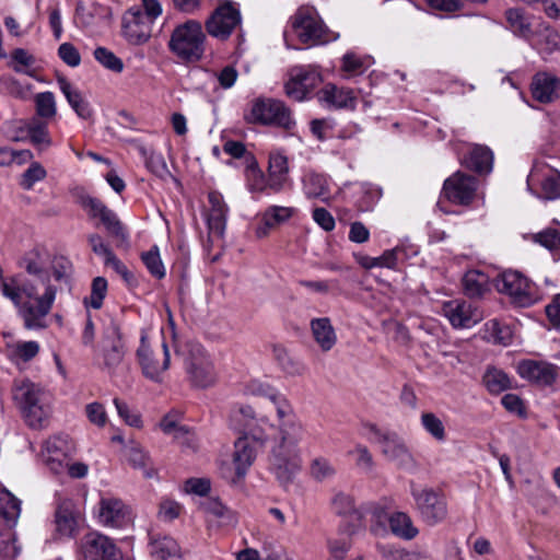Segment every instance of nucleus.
Segmentation results:
<instances>
[{
  "mask_svg": "<svg viewBox=\"0 0 560 560\" xmlns=\"http://www.w3.org/2000/svg\"><path fill=\"white\" fill-rule=\"evenodd\" d=\"M20 267L34 280L25 281L21 287L2 283V294L18 307L27 329L44 328V319L50 313L57 294L56 287L50 283V275L57 282L67 281L72 264L65 256H51L45 247L36 246L23 255Z\"/></svg>",
  "mask_w": 560,
  "mask_h": 560,
  "instance_id": "nucleus-1",
  "label": "nucleus"
},
{
  "mask_svg": "<svg viewBox=\"0 0 560 560\" xmlns=\"http://www.w3.org/2000/svg\"><path fill=\"white\" fill-rule=\"evenodd\" d=\"M277 417L280 442L272 448L271 466L277 478L282 483H288L301 468V458L296 447L304 436V428L290 402L289 411L285 410V415L277 411Z\"/></svg>",
  "mask_w": 560,
  "mask_h": 560,
  "instance_id": "nucleus-2",
  "label": "nucleus"
},
{
  "mask_svg": "<svg viewBox=\"0 0 560 560\" xmlns=\"http://www.w3.org/2000/svg\"><path fill=\"white\" fill-rule=\"evenodd\" d=\"M13 399L31 428H40L50 415V396L30 380L14 382Z\"/></svg>",
  "mask_w": 560,
  "mask_h": 560,
  "instance_id": "nucleus-3",
  "label": "nucleus"
},
{
  "mask_svg": "<svg viewBox=\"0 0 560 560\" xmlns=\"http://www.w3.org/2000/svg\"><path fill=\"white\" fill-rule=\"evenodd\" d=\"M73 196L88 217L91 220H98L108 235L115 240L116 247L124 249L130 247L129 232L114 210L101 199L89 195L83 188H75Z\"/></svg>",
  "mask_w": 560,
  "mask_h": 560,
  "instance_id": "nucleus-4",
  "label": "nucleus"
},
{
  "mask_svg": "<svg viewBox=\"0 0 560 560\" xmlns=\"http://www.w3.org/2000/svg\"><path fill=\"white\" fill-rule=\"evenodd\" d=\"M206 39L201 23L188 20L173 30L167 47L182 61L197 62L205 55Z\"/></svg>",
  "mask_w": 560,
  "mask_h": 560,
  "instance_id": "nucleus-5",
  "label": "nucleus"
},
{
  "mask_svg": "<svg viewBox=\"0 0 560 560\" xmlns=\"http://www.w3.org/2000/svg\"><path fill=\"white\" fill-rule=\"evenodd\" d=\"M245 119L252 124L275 126L284 130H292L295 120L290 108L282 102L273 98H257L252 105Z\"/></svg>",
  "mask_w": 560,
  "mask_h": 560,
  "instance_id": "nucleus-6",
  "label": "nucleus"
},
{
  "mask_svg": "<svg viewBox=\"0 0 560 560\" xmlns=\"http://www.w3.org/2000/svg\"><path fill=\"white\" fill-rule=\"evenodd\" d=\"M230 421L235 430L244 431L260 444L275 436V427L266 417L257 418L250 406L237 405L233 407Z\"/></svg>",
  "mask_w": 560,
  "mask_h": 560,
  "instance_id": "nucleus-7",
  "label": "nucleus"
},
{
  "mask_svg": "<svg viewBox=\"0 0 560 560\" xmlns=\"http://www.w3.org/2000/svg\"><path fill=\"white\" fill-rule=\"evenodd\" d=\"M495 287L499 292L509 295L511 302L520 307L530 306L537 300L535 284L518 271L502 272L497 279Z\"/></svg>",
  "mask_w": 560,
  "mask_h": 560,
  "instance_id": "nucleus-8",
  "label": "nucleus"
},
{
  "mask_svg": "<svg viewBox=\"0 0 560 560\" xmlns=\"http://www.w3.org/2000/svg\"><path fill=\"white\" fill-rule=\"evenodd\" d=\"M293 28L303 44L320 45L332 38L316 11L311 8H301L296 11Z\"/></svg>",
  "mask_w": 560,
  "mask_h": 560,
  "instance_id": "nucleus-9",
  "label": "nucleus"
},
{
  "mask_svg": "<svg viewBox=\"0 0 560 560\" xmlns=\"http://www.w3.org/2000/svg\"><path fill=\"white\" fill-rule=\"evenodd\" d=\"M416 510L429 526L442 523L447 516V502L443 494L430 488L412 489Z\"/></svg>",
  "mask_w": 560,
  "mask_h": 560,
  "instance_id": "nucleus-10",
  "label": "nucleus"
},
{
  "mask_svg": "<svg viewBox=\"0 0 560 560\" xmlns=\"http://www.w3.org/2000/svg\"><path fill=\"white\" fill-rule=\"evenodd\" d=\"M127 351V343L120 325L116 320H110L103 331V369L109 373H115L122 364Z\"/></svg>",
  "mask_w": 560,
  "mask_h": 560,
  "instance_id": "nucleus-11",
  "label": "nucleus"
},
{
  "mask_svg": "<svg viewBox=\"0 0 560 560\" xmlns=\"http://www.w3.org/2000/svg\"><path fill=\"white\" fill-rule=\"evenodd\" d=\"M242 16L232 2L220 4L207 19L205 26L207 33L220 40H226L241 24Z\"/></svg>",
  "mask_w": 560,
  "mask_h": 560,
  "instance_id": "nucleus-12",
  "label": "nucleus"
},
{
  "mask_svg": "<svg viewBox=\"0 0 560 560\" xmlns=\"http://www.w3.org/2000/svg\"><path fill=\"white\" fill-rule=\"evenodd\" d=\"M478 179L462 171L455 172L444 180L442 196L458 206H469L477 194Z\"/></svg>",
  "mask_w": 560,
  "mask_h": 560,
  "instance_id": "nucleus-13",
  "label": "nucleus"
},
{
  "mask_svg": "<svg viewBox=\"0 0 560 560\" xmlns=\"http://www.w3.org/2000/svg\"><path fill=\"white\" fill-rule=\"evenodd\" d=\"M371 431L376 435V443L380 444L382 454L397 466L402 468L415 467V458L410 453L405 440L392 431H381L375 425L371 427Z\"/></svg>",
  "mask_w": 560,
  "mask_h": 560,
  "instance_id": "nucleus-14",
  "label": "nucleus"
},
{
  "mask_svg": "<svg viewBox=\"0 0 560 560\" xmlns=\"http://www.w3.org/2000/svg\"><path fill=\"white\" fill-rule=\"evenodd\" d=\"M186 372L192 386L207 388L215 382L217 374L213 363L201 346H194L186 360Z\"/></svg>",
  "mask_w": 560,
  "mask_h": 560,
  "instance_id": "nucleus-15",
  "label": "nucleus"
},
{
  "mask_svg": "<svg viewBox=\"0 0 560 560\" xmlns=\"http://www.w3.org/2000/svg\"><path fill=\"white\" fill-rule=\"evenodd\" d=\"M137 359L143 375L155 382H162V374L170 368V349L165 342L162 343V361L158 360L148 343V335L141 331L140 346L137 349Z\"/></svg>",
  "mask_w": 560,
  "mask_h": 560,
  "instance_id": "nucleus-16",
  "label": "nucleus"
},
{
  "mask_svg": "<svg viewBox=\"0 0 560 560\" xmlns=\"http://www.w3.org/2000/svg\"><path fill=\"white\" fill-rule=\"evenodd\" d=\"M320 82V74L312 67H293L284 85L285 94L294 101L302 102Z\"/></svg>",
  "mask_w": 560,
  "mask_h": 560,
  "instance_id": "nucleus-17",
  "label": "nucleus"
},
{
  "mask_svg": "<svg viewBox=\"0 0 560 560\" xmlns=\"http://www.w3.org/2000/svg\"><path fill=\"white\" fill-rule=\"evenodd\" d=\"M443 315L456 329H468L483 319V313L472 303L464 300L447 301L442 306Z\"/></svg>",
  "mask_w": 560,
  "mask_h": 560,
  "instance_id": "nucleus-18",
  "label": "nucleus"
},
{
  "mask_svg": "<svg viewBox=\"0 0 560 560\" xmlns=\"http://www.w3.org/2000/svg\"><path fill=\"white\" fill-rule=\"evenodd\" d=\"M152 27L151 19L138 8H130L122 16V36L131 45L145 44L152 36Z\"/></svg>",
  "mask_w": 560,
  "mask_h": 560,
  "instance_id": "nucleus-19",
  "label": "nucleus"
},
{
  "mask_svg": "<svg viewBox=\"0 0 560 560\" xmlns=\"http://www.w3.org/2000/svg\"><path fill=\"white\" fill-rule=\"evenodd\" d=\"M81 551L85 560H120L121 553L107 536L89 533L81 540Z\"/></svg>",
  "mask_w": 560,
  "mask_h": 560,
  "instance_id": "nucleus-20",
  "label": "nucleus"
},
{
  "mask_svg": "<svg viewBox=\"0 0 560 560\" xmlns=\"http://www.w3.org/2000/svg\"><path fill=\"white\" fill-rule=\"evenodd\" d=\"M97 517L104 526L122 528L131 522V511L120 499L102 498L98 503Z\"/></svg>",
  "mask_w": 560,
  "mask_h": 560,
  "instance_id": "nucleus-21",
  "label": "nucleus"
},
{
  "mask_svg": "<svg viewBox=\"0 0 560 560\" xmlns=\"http://www.w3.org/2000/svg\"><path fill=\"white\" fill-rule=\"evenodd\" d=\"M516 370L522 378L539 386H550L558 377V366L546 361L522 360Z\"/></svg>",
  "mask_w": 560,
  "mask_h": 560,
  "instance_id": "nucleus-22",
  "label": "nucleus"
},
{
  "mask_svg": "<svg viewBox=\"0 0 560 560\" xmlns=\"http://www.w3.org/2000/svg\"><path fill=\"white\" fill-rule=\"evenodd\" d=\"M527 186L533 190L534 186H539L540 192L537 196L555 200L560 198V172L549 166L534 168L527 178Z\"/></svg>",
  "mask_w": 560,
  "mask_h": 560,
  "instance_id": "nucleus-23",
  "label": "nucleus"
},
{
  "mask_svg": "<svg viewBox=\"0 0 560 560\" xmlns=\"http://www.w3.org/2000/svg\"><path fill=\"white\" fill-rule=\"evenodd\" d=\"M530 93L541 104L553 103L560 97V78L546 71L537 72L530 82Z\"/></svg>",
  "mask_w": 560,
  "mask_h": 560,
  "instance_id": "nucleus-24",
  "label": "nucleus"
},
{
  "mask_svg": "<svg viewBox=\"0 0 560 560\" xmlns=\"http://www.w3.org/2000/svg\"><path fill=\"white\" fill-rule=\"evenodd\" d=\"M256 444H259L260 446L262 445L259 442L254 441L248 434H244L235 441L233 464L238 479L244 478L247 470L253 465L257 455Z\"/></svg>",
  "mask_w": 560,
  "mask_h": 560,
  "instance_id": "nucleus-25",
  "label": "nucleus"
},
{
  "mask_svg": "<svg viewBox=\"0 0 560 560\" xmlns=\"http://www.w3.org/2000/svg\"><path fill=\"white\" fill-rule=\"evenodd\" d=\"M208 201L210 205L207 214L209 233L212 236L222 237L225 231L229 208L219 191H210Z\"/></svg>",
  "mask_w": 560,
  "mask_h": 560,
  "instance_id": "nucleus-26",
  "label": "nucleus"
},
{
  "mask_svg": "<svg viewBox=\"0 0 560 560\" xmlns=\"http://www.w3.org/2000/svg\"><path fill=\"white\" fill-rule=\"evenodd\" d=\"M149 552L154 560H178L182 558V548L168 535L151 534Z\"/></svg>",
  "mask_w": 560,
  "mask_h": 560,
  "instance_id": "nucleus-27",
  "label": "nucleus"
},
{
  "mask_svg": "<svg viewBox=\"0 0 560 560\" xmlns=\"http://www.w3.org/2000/svg\"><path fill=\"white\" fill-rule=\"evenodd\" d=\"M58 86L71 108L82 119H90L93 116V109L90 103L83 97L82 93L74 88L65 77H58Z\"/></svg>",
  "mask_w": 560,
  "mask_h": 560,
  "instance_id": "nucleus-28",
  "label": "nucleus"
},
{
  "mask_svg": "<svg viewBox=\"0 0 560 560\" xmlns=\"http://www.w3.org/2000/svg\"><path fill=\"white\" fill-rule=\"evenodd\" d=\"M463 165L478 174H489L493 166V152L486 145L474 144L465 155Z\"/></svg>",
  "mask_w": 560,
  "mask_h": 560,
  "instance_id": "nucleus-29",
  "label": "nucleus"
},
{
  "mask_svg": "<svg viewBox=\"0 0 560 560\" xmlns=\"http://www.w3.org/2000/svg\"><path fill=\"white\" fill-rule=\"evenodd\" d=\"M318 98L328 107L334 108H354L355 97L352 90L337 88L334 84L325 85L318 93Z\"/></svg>",
  "mask_w": 560,
  "mask_h": 560,
  "instance_id": "nucleus-30",
  "label": "nucleus"
},
{
  "mask_svg": "<svg viewBox=\"0 0 560 560\" xmlns=\"http://www.w3.org/2000/svg\"><path fill=\"white\" fill-rule=\"evenodd\" d=\"M302 188L308 199L327 201L330 197L328 178L314 171L306 172L302 177Z\"/></svg>",
  "mask_w": 560,
  "mask_h": 560,
  "instance_id": "nucleus-31",
  "label": "nucleus"
},
{
  "mask_svg": "<svg viewBox=\"0 0 560 560\" xmlns=\"http://www.w3.org/2000/svg\"><path fill=\"white\" fill-rule=\"evenodd\" d=\"M295 212H296V209L292 208V207L270 206L262 213V218H261L262 223L256 230L257 236L258 237L267 236L270 230L287 222L289 219H291L295 214Z\"/></svg>",
  "mask_w": 560,
  "mask_h": 560,
  "instance_id": "nucleus-32",
  "label": "nucleus"
},
{
  "mask_svg": "<svg viewBox=\"0 0 560 560\" xmlns=\"http://www.w3.org/2000/svg\"><path fill=\"white\" fill-rule=\"evenodd\" d=\"M387 522L390 533L402 540H412L419 535L418 527L406 512H392L387 517Z\"/></svg>",
  "mask_w": 560,
  "mask_h": 560,
  "instance_id": "nucleus-33",
  "label": "nucleus"
},
{
  "mask_svg": "<svg viewBox=\"0 0 560 560\" xmlns=\"http://www.w3.org/2000/svg\"><path fill=\"white\" fill-rule=\"evenodd\" d=\"M125 456L128 463L135 469H140L145 478H153L156 475L150 455L139 443L131 441L127 444Z\"/></svg>",
  "mask_w": 560,
  "mask_h": 560,
  "instance_id": "nucleus-34",
  "label": "nucleus"
},
{
  "mask_svg": "<svg viewBox=\"0 0 560 560\" xmlns=\"http://www.w3.org/2000/svg\"><path fill=\"white\" fill-rule=\"evenodd\" d=\"M247 392L254 396L266 397L272 402L276 411H280L282 415H285V410L289 411L288 398L267 383L252 381L247 385Z\"/></svg>",
  "mask_w": 560,
  "mask_h": 560,
  "instance_id": "nucleus-35",
  "label": "nucleus"
},
{
  "mask_svg": "<svg viewBox=\"0 0 560 560\" xmlns=\"http://www.w3.org/2000/svg\"><path fill=\"white\" fill-rule=\"evenodd\" d=\"M269 186L276 191L283 188L289 179L288 158L281 153H271L269 156Z\"/></svg>",
  "mask_w": 560,
  "mask_h": 560,
  "instance_id": "nucleus-36",
  "label": "nucleus"
},
{
  "mask_svg": "<svg viewBox=\"0 0 560 560\" xmlns=\"http://www.w3.org/2000/svg\"><path fill=\"white\" fill-rule=\"evenodd\" d=\"M311 328L314 340L323 351L327 352L334 348L337 342V336L329 318L313 319Z\"/></svg>",
  "mask_w": 560,
  "mask_h": 560,
  "instance_id": "nucleus-37",
  "label": "nucleus"
},
{
  "mask_svg": "<svg viewBox=\"0 0 560 560\" xmlns=\"http://www.w3.org/2000/svg\"><path fill=\"white\" fill-rule=\"evenodd\" d=\"M56 530L61 537H71L77 527L71 501H62L55 513Z\"/></svg>",
  "mask_w": 560,
  "mask_h": 560,
  "instance_id": "nucleus-38",
  "label": "nucleus"
},
{
  "mask_svg": "<svg viewBox=\"0 0 560 560\" xmlns=\"http://www.w3.org/2000/svg\"><path fill=\"white\" fill-rule=\"evenodd\" d=\"M331 510L335 514L342 517H351L355 522H361L363 515L357 509L354 499L346 492H337L330 501Z\"/></svg>",
  "mask_w": 560,
  "mask_h": 560,
  "instance_id": "nucleus-39",
  "label": "nucleus"
},
{
  "mask_svg": "<svg viewBox=\"0 0 560 560\" xmlns=\"http://www.w3.org/2000/svg\"><path fill=\"white\" fill-rule=\"evenodd\" d=\"M509 28L517 36L529 38L533 34L529 18L520 9H509L505 13Z\"/></svg>",
  "mask_w": 560,
  "mask_h": 560,
  "instance_id": "nucleus-40",
  "label": "nucleus"
},
{
  "mask_svg": "<svg viewBox=\"0 0 560 560\" xmlns=\"http://www.w3.org/2000/svg\"><path fill=\"white\" fill-rule=\"evenodd\" d=\"M355 533V525L349 524L341 528V536L328 539V549L336 559H343L351 548V537Z\"/></svg>",
  "mask_w": 560,
  "mask_h": 560,
  "instance_id": "nucleus-41",
  "label": "nucleus"
},
{
  "mask_svg": "<svg viewBox=\"0 0 560 560\" xmlns=\"http://www.w3.org/2000/svg\"><path fill=\"white\" fill-rule=\"evenodd\" d=\"M400 250L398 248L387 249L385 250L381 256L378 257H371L368 255H357V261L358 264L365 268V269H372L375 267H383V268H395L397 265V254Z\"/></svg>",
  "mask_w": 560,
  "mask_h": 560,
  "instance_id": "nucleus-42",
  "label": "nucleus"
},
{
  "mask_svg": "<svg viewBox=\"0 0 560 560\" xmlns=\"http://www.w3.org/2000/svg\"><path fill=\"white\" fill-rule=\"evenodd\" d=\"M487 276L482 272L470 270L463 278L464 293L469 298H480L488 289Z\"/></svg>",
  "mask_w": 560,
  "mask_h": 560,
  "instance_id": "nucleus-43",
  "label": "nucleus"
},
{
  "mask_svg": "<svg viewBox=\"0 0 560 560\" xmlns=\"http://www.w3.org/2000/svg\"><path fill=\"white\" fill-rule=\"evenodd\" d=\"M31 142L40 150L47 149L51 144L47 122L33 118L26 126Z\"/></svg>",
  "mask_w": 560,
  "mask_h": 560,
  "instance_id": "nucleus-44",
  "label": "nucleus"
},
{
  "mask_svg": "<svg viewBox=\"0 0 560 560\" xmlns=\"http://www.w3.org/2000/svg\"><path fill=\"white\" fill-rule=\"evenodd\" d=\"M483 383L491 394H500L512 386L509 375L495 368H489L486 371Z\"/></svg>",
  "mask_w": 560,
  "mask_h": 560,
  "instance_id": "nucleus-45",
  "label": "nucleus"
},
{
  "mask_svg": "<svg viewBox=\"0 0 560 560\" xmlns=\"http://www.w3.org/2000/svg\"><path fill=\"white\" fill-rule=\"evenodd\" d=\"M34 103L36 114L39 118L50 120L56 116L57 104L52 92L46 91L37 93L34 97Z\"/></svg>",
  "mask_w": 560,
  "mask_h": 560,
  "instance_id": "nucleus-46",
  "label": "nucleus"
},
{
  "mask_svg": "<svg viewBox=\"0 0 560 560\" xmlns=\"http://www.w3.org/2000/svg\"><path fill=\"white\" fill-rule=\"evenodd\" d=\"M420 422L424 431L438 442L446 440V430L443 421L433 412H422Z\"/></svg>",
  "mask_w": 560,
  "mask_h": 560,
  "instance_id": "nucleus-47",
  "label": "nucleus"
},
{
  "mask_svg": "<svg viewBox=\"0 0 560 560\" xmlns=\"http://www.w3.org/2000/svg\"><path fill=\"white\" fill-rule=\"evenodd\" d=\"M107 293V280L104 277H96L92 281L91 294L84 298V305L98 310L103 305V301Z\"/></svg>",
  "mask_w": 560,
  "mask_h": 560,
  "instance_id": "nucleus-48",
  "label": "nucleus"
},
{
  "mask_svg": "<svg viewBox=\"0 0 560 560\" xmlns=\"http://www.w3.org/2000/svg\"><path fill=\"white\" fill-rule=\"evenodd\" d=\"M94 58L106 69L120 73L124 70V62L113 51L105 47H97L93 52Z\"/></svg>",
  "mask_w": 560,
  "mask_h": 560,
  "instance_id": "nucleus-49",
  "label": "nucleus"
},
{
  "mask_svg": "<svg viewBox=\"0 0 560 560\" xmlns=\"http://www.w3.org/2000/svg\"><path fill=\"white\" fill-rule=\"evenodd\" d=\"M19 555L15 536L11 527L0 529V559H13Z\"/></svg>",
  "mask_w": 560,
  "mask_h": 560,
  "instance_id": "nucleus-50",
  "label": "nucleus"
},
{
  "mask_svg": "<svg viewBox=\"0 0 560 560\" xmlns=\"http://www.w3.org/2000/svg\"><path fill=\"white\" fill-rule=\"evenodd\" d=\"M141 153L145 161V166L158 177L164 178L170 174L166 162L162 154L153 151L148 152L145 149H141Z\"/></svg>",
  "mask_w": 560,
  "mask_h": 560,
  "instance_id": "nucleus-51",
  "label": "nucleus"
},
{
  "mask_svg": "<svg viewBox=\"0 0 560 560\" xmlns=\"http://www.w3.org/2000/svg\"><path fill=\"white\" fill-rule=\"evenodd\" d=\"M143 264L145 265L149 272L158 278L162 279L165 276V268L160 257V253L156 246L145 252L141 256Z\"/></svg>",
  "mask_w": 560,
  "mask_h": 560,
  "instance_id": "nucleus-52",
  "label": "nucleus"
},
{
  "mask_svg": "<svg viewBox=\"0 0 560 560\" xmlns=\"http://www.w3.org/2000/svg\"><path fill=\"white\" fill-rule=\"evenodd\" d=\"M46 175V170L38 162H33L23 173L20 185L24 189L30 190L37 182L43 180Z\"/></svg>",
  "mask_w": 560,
  "mask_h": 560,
  "instance_id": "nucleus-53",
  "label": "nucleus"
},
{
  "mask_svg": "<svg viewBox=\"0 0 560 560\" xmlns=\"http://www.w3.org/2000/svg\"><path fill=\"white\" fill-rule=\"evenodd\" d=\"M311 475L317 481L331 478L336 474L335 467L326 458H315L311 464Z\"/></svg>",
  "mask_w": 560,
  "mask_h": 560,
  "instance_id": "nucleus-54",
  "label": "nucleus"
},
{
  "mask_svg": "<svg viewBox=\"0 0 560 560\" xmlns=\"http://www.w3.org/2000/svg\"><path fill=\"white\" fill-rule=\"evenodd\" d=\"M534 241L551 252L560 249V232L555 229H546L535 234Z\"/></svg>",
  "mask_w": 560,
  "mask_h": 560,
  "instance_id": "nucleus-55",
  "label": "nucleus"
},
{
  "mask_svg": "<svg viewBox=\"0 0 560 560\" xmlns=\"http://www.w3.org/2000/svg\"><path fill=\"white\" fill-rule=\"evenodd\" d=\"M88 244L91 250L103 258L105 260L109 257L114 252L109 244L104 240L102 235L98 233H91L86 236Z\"/></svg>",
  "mask_w": 560,
  "mask_h": 560,
  "instance_id": "nucleus-56",
  "label": "nucleus"
},
{
  "mask_svg": "<svg viewBox=\"0 0 560 560\" xmlns=\"http://www.w3.org/2000/svg\"><path fill=\"white\" fill-rule=\"evenodd\" d=\"M299 284L311 292L319 293V294H327L332 289L339 288V282L336 279L330 280H300Z\"/></svg>",
  "mask_w": 560,
  "mask_h": 560,
  "instance_id": "nucleus-57",
  "label": "nucleus"
},
{
  "mask_svg": "<svg viewBox=\"0 0 560 560\" xmlns=\"http://www.w3.org/2000/svg\"><path fill=\"white\" fill-rule=\"evenodd\" d=\"M208 511L221 520L222 525L235 526L237 524L236 515L220 502H211Z\"/></svg>",
  "mask_w": 560,
  "mask_h": 560,
  "instance_id": "nucleus-58",
  "label": "nucleus"
},
{
  "mask_svg": "<svg viewBox=\"0 0 560 560\" xmlns=\"http://www.w3.org/2000/svg\"><path fill=\"white\" fill-rule=\"evenodd\" d=\"M114 405L119 417L122 418L128 425L135 428L141 427L142 420L140 415L133 412L125 401L120 400L119 398H115Z\"/></svg>",
  "mask_w": 560,
  "mask_h": 560,
  "instance_id": "nucleus-59",
  "label": "nucleus"
},
{
  "mask_svg": "<svg viewBox=\"0 0 560 560\" xmlns=\"http://www.w3.org/2000/svg\"><path fill=\"white\" fill-rule=\"evenodd\" d=\"M59 58L69 67L75 68L81 62L79 50L71 43H63L58 48Z\"/></svg>",
  "mask_w": 560,
  "mask_h": 560,
  "instance_id": "nucleus-60",
  "label": "nucleus"
},
{
  "mask_svg": "<svg viewBox=\"0 0 560 560\" xmlns=\"http://www.w3.org/2000/svg\"><path fill=\"white\" fill-rule=\"evenodd\" d=\"M85 412L89 421L97 427H104L107 422V413L100 402H91L86 405Z\"/></svg>",
  "mask_w": 560,
  "mask_h": 560,
  "instance_id": "nucleus-61",
  "label": "nucleus"
},
{
  "mask_svg": "<svg viewBox=\"0 0 560 560\" xmlns=\"http://www.w3.org/2000/svg\"><path fill=\"white\" fill-rule=\"evenodd\" d=\"M21 513V501L16 498H10L7 505L1 511V517L5 521L7 526H13Z\"/></svg>",
  "mask_w": 560,
  "mask_h": 560,
  "instance_id": "nucleus-62",
  "label": "nucleus"
},
{
  "mask_svg": "<svg viewBox=\"0 0 560 560\" xmlns=\"http://www.w3.org/2000/svg\"><path fill=\"white\" fill-rule=\"evenodd\" d=\"M501 404L509 412L515 413L522 418L526 417V408L520 396L515 394H505L501 398Z\"/></svg>",
  "mask_w": 560,
  "mask_h": 560,
  "instance_id": "nucleus-63",
  "label": "nucleus"
},
{
  "mask_svg": "<svg viewBox=\"0 0 560 560\" xmlns=\"http://www.w3.org/2000/svg\"><path fill=\"white\" fill-rule=\"evenodd\" d=\"M383 557L387 560H419L420 555L416 551H409L404 548H388L383 551Z\"/></svg>",
  "mask_w": 560,
  "mask_h": 560,
  "instance_id": "nucleus-64",
  "label": "nucleus"
}]
</instances>
